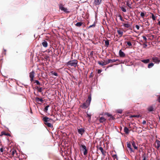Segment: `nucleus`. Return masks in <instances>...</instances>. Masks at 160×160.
Masks as SVG:
<instances>
[{
    "instance_id": "46",
    "label": "nucleus",
    "mask_w": 160,
    "mask_h": 160,
    "mask_svg": "<svg viewBox=\"0 0 160 160\" xmlns=\"http://www.w3.org/2000/svg\"><path fill=\"white\" fill-rule=\"evenodd\" d=\"M118 17L120 18V19L121 21H124V20L122 19V16L120 15H118Z\"/></svg>"
},
{
    "instance_id": "49",
    "label": "nucleus",
    "mask_w": 160,
    "mask_h": 160,
    "mask_svg": "<svg viewBox=\"0 0 160 160\" xmlns=\"http://www.w3.org/2000/svg\"><path fill=\"white\" fill-rule=\"evenodd\" d=\"M142 157L143 158V160H146V157L145 154H144L143 155Z\"/></svg>"
},
{
    "instance_id": "43",
    "label": "nucleus",
    "mask_w": 160,
    "mask_h": 160,
    "mask_svg": "<svg viewBox=\"0 0 160 160\" xmlns=\"http://www.w3.org/2000/svg\"><path fill=\"white\" fill-rule=\"evenodd\" d=\"M105 114L106 115H107V116H108L109 117H110V116L112 117V115L110 114L109 113H108V112H106V113H105Z\"/></svg>"
},
{
    "instance_id": "53",
    "label": "nucleus",
    "mask_w": 160,
    "mask_h": 160,
    "mask_svg": "<svg viewBox=\"0 0 160 160\" xmlns=\"http://www.w3.org/2000/svg\"><path fill=\"white\" fill-rule=\"evenodd\" d=\"M110 118L109 119L110 120V119H112V120H114L115 119V118L112 115V117L110 116Z\"/></svg>"
},
{
    "instance_id": "57",
    "label": "nucleus",
    "mask_w": 160,
    "mask_h": 160,
    "mask_svg": "<svg viewBox=\"0 0 160 160\" xmlns=\"http://www.w3.org/2000/svg\"><path fill=\"white\" fill-rule=\"evenodd\" d=\"M142 123L143 124H145L146 123V121L145 120H143L142 122Z\"/></svg>"
},
{
    "instance_id": "11",
    "label": "nucleus",
    "mask_w": 160,
    "mask_h": 160,
    "mask_svg": "<svg viewBox=\"0 0 160 160\" xmlns=\"http://www.w3.org/2000/svg\"><path fill=\"white\" fill-rule=\"evenodd\" d=\"M85 130L82 128H81L78 129V132L79 134L82 135L85 132Z\"/></svg>"
},
{
    "instance_id": "62",
    "label": "nucleus",
    "mask_w": 160,
    "mask_h": 160,
    "mask_svg": "<svg viewBox=\"0 0 160 160\" xmlns=\"http://www.w3.org/2000/svg\"><path fill=\"white\" fill-rule=\"evenodd\" d=\"M151 37L152 38H155V36L154 35H152Z\"/></svg>"
},
{
    "instance_id": "3",
    "label": "nucleus",
    "mask_w": 160,
    "mask_h": 160,
    "mask_svg": "<svg viewBox=\"0 0 160 160\" xmlns=\"http://www.w3.org/2000/svg\"><path fill=\"white\" fill-rule=\"evenodd\" d=\"M43 120L44 122H52L54 123L55 121L52 119L49 118L47 117H44L43 118Z\"/></svg>"
},
{
    "instance_id": "36",
    "label": "nucleus",
    "mask_w": 160,
    "mask_h": 160,
    "mask_svg": "<svg viewBox=\"0 0 160 160\" xmlns=\"http://www.w3.org/2000/svg\"><path fill=\"white\" fill-rule=\"evenodd\" d=\"M110 63V61H109V59H108V61H104V62L103 66L106 65Z\"/></svg>"
},
{
    "instance_id": "21",
    "label": "nucleus",
    "mask_w": 160,
    "mask_h": 160,
    "mask_svg": "<svg viewBox=\"0 0 160 160\" xmlns=\"http://www.w3.org/2000/svg\"><path fill=\"white\" fill-rule=\"evenodd\" d=\"M35 100L39 102L40 101L41 102H43V100L42 98H39L38 97H36L35 98Z\"/></svg>"
},
{
    "instance_id": "56",
    "label": "nucleus",
    "mask_w": 160,
    "mask_h": 160,
    "mask_svg": "<svg viewBox=\"0 0 160 160\" xmlns=\"http://www.w3.org/2000/svg\"><path fill=\"white\" fill-rule=\"evenodd\" d=\"M101 71H102L100 69L98 70V73H100L101 72Z\"/></svg>"
},
{
    "instance_id": "10",
    "label": "nucleus",
    "mask_w": 160,
    "mask_h": 160,
    "mask_svg": "<svg viewBox=\"0 0 160 160\" xmlns=\"http://www.w3.org/2000/svg\"><path fill=\"white\" fill-rule=\"evenodd\" d=\"M90 104L86 101V102L84 103L82 105V107L85 109L87 108Z\"/></svg>"
},
{
    "instance_id": "12",
    "label": "nucleus",
    "mask_w": 160,
    "mask_h": 160,
    "mask_svg": "<svg viewBox=\"0 0 160 160\" xmlns=\"http://www.w3.org/2000/svg\"><path fill=\"white\" fill-rule=\"evenodd\" d=\"M122 24L124 27L127 28H130L131 27V25L130 24H129L128 22H127V23H122Z\"/></svg>"
},
{
    "instance_id": "16",
    "label": "nucleus",
    "mask_w": 160,
    "mask_h": 160,
    "mask_svg": "<svg viewBox=\"0 0 160 160\" xmlns=\"http://www.w3.org/2000/svg\"><path fill=\"white\" fill-rule=\"evenodd\" d=\"M117 32L118 33L119 35H120V36H119L120 37H121L122 36L123 34V32L120 29H118V30H117Z\"/></svg>"
},
{
    "instance_id": "14",
    "label": "nucleus",
    "mask_w": 160,
    "mask_h": 160,
    "mask_svg": "<svg viewBox=\"0 0 160 160\" xmlns=\"http://www.w3.org/2000/svg\"><path fill=\"white\" fill-rule=\"evenodd\" d=\"M131 143L132 146H133V147L134 148V149H138V147L136 146V143H135V142L134 141H131Z\"/></svg>"
},
{
    "instance_id": "27",
    "label": "nucleus",
    "mask_w": 160,
    "mask_h": 160,
    "mask_svg": "<svg viewBox=\"0 0 160 160\" xmlns=\"http://www.w3.org/2000/svg\"><path fill=\"white\" fill-rule=\"evenodd\" d=\"M151 18H152V20H155L156 18V17L152 13H151Z\"/></svg>"
},
{
    "instance_id": "25",
    "label": "nucleus",
    "mask_w": 160,
    "mask_h": 160,
    "mask_svg": "<svg viewBox=\"0 0 160 160\" xmlns=\"http://www.w3.org/2000/svg\"><path fill=\"white\" fill-rule=\"evenodd\" d=\"M82 23L81 22H79L75 24V25L78 27H80L81 26V25L82 24Z\"/></svg>"
},
{
    "instance_id": "48",
    "label": "nucleus",
    "mask_w": 160,
    "mask_h": 160,
    "mask_svg": "<svg viewBox=\"0 0 160 160\" xmlns=\"http://www.w3.org/2000/svg\"><path fill=\"white\" fill-rule=\"evenodd\" d=\"M35 82L36 83L37 85H40V82L38 80H36L35 81Z\"/></svg>"
},
{
    "instance_id": "32",
    "label": "nucleus",
    "mask_w": 160,
    "mask_h": 160,
    "mask_svg": "<svg viewBox=\"0 0 160 160\" xmlns=\"http://www.w3.org/2000/svg\"><path fill=\"white\" fill-rule=\"evenodd\" d=\"M80 147L82 148V151L87 149V148H86V146L84 145H81L80 146Z\"/></svg>"
},
{
    "instance_id": "17",
    "label": "nucleus",
    "mask_w": 160,
    "mask_h": 160,
    "mask_svg": "<svg viewBox=\"0 0 160 160\" xmlns=\"http://www.w3.org/2000/svg\"><path fill=\"white\" fill-rule=\"evenodd\" d=\"M106 120V119L103 117H102L100 118L99 119V121L101 123H103Z\"/></svg>"
},
{
    "instance_id": "7",
    "label": "nucleus",
    "mask_w": 160,
    "mask_h": 160,
    "mask_svg": "<svg viewBox=\"0 0 160 160\" xmlns=\"http://www.w3.org/2000/svg\"><path fill=\"white\" fill-rule=\"evenodd\" d=\"M152 61L158 64L160 60L158 59V58L157 57L153 58H152Z\"/></svg>"
},
{
    "instance_id": "37",
    "label": "nucleus",
    "mask_w": 160,
    "mask_h": 160,
    "mask_svg": "<svg viewBox=\"0 0 160 160\" xmlns=\"http://www.w3.org/2000/svg\"><path fill=\"white\" fill-rule=\"evenodd\" d=\"M105 44L106 46L107 47H108L109 45V41L108 40H106L105 41Z\"/></svg>"
},
{
    "instance_id": "31",
    "label": "nucleus",
    "mask_w": 160,
    "mask_h": 160,
    "mask_svg": "<svg viewBox=\"0 0 160 160\" xmlns=\"http://www.w3.org/2000/svg\"><path fill=\"white\" fill-rule=\"evenodd\" d=\"M49 107V105H47L46 106L45 108H44V112H47V111L48 110V107Z\"/></svg>"
},
{
    "instance_id": "51",
    "label": "nucleus",
    "mask_w": 160,
    "mask_h": 160,
    "mask_svg": "<svg viewBox=\"0 0 160 160\" xmlns=\"http://www.w3.org/2000/svg\"><path fill=\"white\" fill-rule=\"evenodd\" d=\"M117 112L119 113H121L122 112V110H119L117 111Z\"/></svg>"
},
{
    "instance_id": "39",
    "label": "nucleus",
    "mask_w": 160,
    "mask_h": 160,
    "mask_svg": "<svg viewBox=\"0 0 160 160\" xmlns=\"http://www.w3.org/2000/svg\"><path fill=\"white\" fill-rule=\"evenodd\" d=\"M37 88L38 89V92H41L42 90V88H39V87H37Z\"/></svg>"
},
{
    "instance_id": "19",
    "label": "nucleus",
    "mask_w": 160,
    "mask_h": 160,
    "mask_svg": "<svg viewBox=\"0 0 160 160\" xmlns=\"http://www.w3.org/2000/svg\"><path fill=\"white\" fill-rule=\"evenodd\" d=\"M101 1L102 0H94V3L96 5H99Z\"/></svg>"
},
{
    "instance_id": "22",
    "label": "nucleus",
    "mask_w": 160,
    "mask_h": 160,
    "mask_svg": "<svg viewBox=\"0 0 160 160\" xmlns=\"http://www.w3.org/2000/svg\"><path fill=\"white\" fill-rule=\"evenodd\" d=\"M141 61L145 63H148L149 62L150 60L149 59H148L142 60H141Z\"/></svg>"
},
{
    "instance_id": "4",
    "label": "nucleus",
    "mask_w": 160,
    "mask_h": 160,
    "mask_svg": "<svg viewBox=\"0 0 160 160\" xmlns=\"http://www.w3.org/2000/svg\"><path fill=\"white\" fill-rule=\"evenodd\" d=\"M156 143L157 144V145L155 147L156 148L160 150V141L157 139L156 140Z\"/></svg>"
},
{
    "instance_id": "58",
    "label": "nucleus",
    "mask_w": 160,
    "mask_h": 160,
    "mask_svg": "<svg viewBox=\"0 0 160 160\" xmlns=\"http://www.w3.org/2000/svg\"><path fill=\"white\" fill-rule=\"evenodd\" d=\"M158 101L159 102H160V96L158 97Z\"/></svg>"
},
{
    "instance_id": "55",
    "label": "nucleus",
    "mask_w": 160,
    "mask_h": 160,
    "mask_svg": "<svg viewBox=\"0 0 160 160\" xmlns=\"http://www.w3.org/2000/svg\"><path fill=\"white\" fill-rule=\"evenodd\" d=\"M117 155L116 154H114V155H112V157L113 158H117Z\"/></svg>"
},
{
    "instance_id": "60",
    "label": "nucleus",
    "mask_w": 160,
    "mask_h": 160,
    "mask_svg": "<svg viewBox=\"0 0 160 160\" xmlns=\"http://www.w3.org/2000/svg\"><path fill=\"white\" fill-rule=\"evenodd\" d=\"M132 117L138 118V117H139V116L138 115H133L132 116Z\"/></svg>"
},
{
    "instance_id": "52",
    "label": "nucleus",
    "mask_w": 160,
    "mask_h": 160,
    "mask_svg": "<svg viewBox=\"0 0 160 160\" xmlns=\"http://www.w3.org/2000/svg\"><path fill=\"white\" fill-rule=\"evenodd\" d=\"M135 27L137 30H138L139 29L140 27L138 25H136Z\"/></svg>"
},
{
    "instance_id": "8",
    "label": "nucleus",
    "mask_w": 160,
    "mask_h": 160,
    "mask_svg": "<svg viewBox=\"0 0 160 160\" xmlns=\"http://www.w3.org/2000/svg\"><path fill=\"white\" fill-rule=\"evenodd\" d=\"M97 149L100 150L102 155H105L106 151H104L103 148L101 147H97Z\"/></svg>"
},
{
    "instance_id": "63",
    "label": "nucleus",
    "mask_w": 160,
    "mask_h": 160,
    "mask_svg": "<svg viewBox=\"0 0 160 160\" xmlns=\"http://www.w3.org/2000/svg\"><path fill=\"white\" fill-rule=\"evenodd\" d=\"M115 62L117 61H119V60L118 59H115Z\"/></svg>"
},
{
    "instance_id": "6",
    "label": "nucleus",
    "mask_w": 160,
    "mask_h": 160,
    "mask_svg": "<svg viewBox=\"0 0 160 160\" xmlns=\"http://www.w3.org/2000/svg\"><path fill=\"white\" fill-rule=\"evenodd\" d=\"M119 55L120 57L123 58L125 56V53L123 52L121 50H119Z\"/></svg>"
},
{
    "instance_id": "24",
    "label": "nucleus",
    "mask_w": 160,
    "mask_h": 160,
    "mask_svg": "<svg viewBox=\"0 0 160 160\" xmlns=\"http://www.w3.org/2000/svg\"><path fill=\"white\" fill-rule=\"evenodd\" d=\"M97 63L100 65L102 66H103L104 62H103L102 61H98L97 62Z\"/></svg>"
},
{
    "instance_id": "33",
    "label": "nucleus",
    "mask_w": 160,
    "mask_h": 160,
    "mask_svg": "<svg viewBox=\"0 0 160 160\" xmlns=\"http://www.w3.org/2000/svg\"><path fill=\"white\" fill-rule=\"evenodd\" d=\"M110 63V61H109V59H108V61H104V62L103 66L106 65Z\"/></svg>"
},
{
    "instance_id": "23",
    "label": "nucleus",
    "mask_w": 160,
    "mask_h": 160,
    "mask_svg": "<svg viewBox=\"0 0 160 160\" xmlns=\"http://www.w3.org/2000/svg\"><path fill=\"white\" fill-rule=\"evenodd\" d=\"M124 132L126 134H128L129 133V129L127 127L124 128Z\"/></svg>"
},
{
    "instance_id": "54",
    "label": "nucleus",
    "mask_w": 160,
    "mask_h": 160,
    "mask_svg": "<svg viewBox=\"0 0 160 160\" xmlns=\"http://www.w3.org/2000/svg\"><path fill=\"white\" fill-rule=\"evenodd\" d=\"M53 74L55 76H58V73L57 72H54L53 73Z\"/></svg>"
},
{
    "instance_id": "45",
    "label": "nucleus",
    "mask_w": 160,
    "mask_h": 160,
    "mask_svg": "<svg viewBox=\"0 0 160 160\" xmlns=\"http://www.w3.org/2000/svg\"><path fill=\"white\" fill-rule=\"evenodd\" d=\"M131 143L129 142H127V148H129V147H130V146H131Z\"/></svg>"
},
{
    "instance_id": "50",
    "label": "nucleus",
    "mask_w": 160,
    "mask_h": 160,
    "mask_svg": "<svg viewBox=\"0 0 160 160\" xmlns=\"http://www.w3.org/2000/svg\"><path fill=\"white\" fill-rule=\"evenodd\" d=\"M142 38H143V39L144 40H145L146 41V42L147 41V38L146 37L143 36H142Z\"/></svg>"
},
{
    "instance_id": "9",
    "label": "nucleus",
    "mask_w": 160,
    "mask_h": 160,
    "mask_svg": "<svg viewBox=\"0 0 160 160\" xmlns=\"http://www.w3.org/2000/svg\"><path fill=\"white\" fill-rule=\"evenodd\" d=\"M51 123V122H44V124L46 126H47V127H48L53 128V125Z\"/></svg>"
},
{
    "instance_id": "30",
    "label": "nucleus",
    "mask_w": 160,
    "mask_h": 160,
    "mask_svg": "<svg viewBox=\"0 0 160 160\" xmlns=\"http://www.w3.org/2000/svg\"><path fill=\"white\" fill-rule=\"evenodd\" d=\"M154 66V64L153 63H149L148 65V68H150Z\"/></svg>"
},
{
    "instance_id": "13",
    "label": "nucleus",
    "mask_w": 160,
    "mask_h": 160,
    "mask_svg": "<svg viewBox=\"0 0 160 160\" xmlns=\"http://www.w3.org/2000/svg\"><path fill=\"white\" fill-rule=\"evenodd\" d=\"M42 44L43 47L46 48L48 46V44L47 42L45 40H43L42 41Z\"/></svg>"
},
{
    "instance_id": "41",
    "label": "nucleus",
    "mask_w": 160,
    "mask_h": 160,
    "mask_svg": "<svg viewBox=\"0 0 160 160\" xmlns=\"http://www.w3.org/2000/svg\"><path fill=\"white\" fill-rule=\"evenodd\" d=\"M147 42L146 41L143 44V48H146L147 47Z\"/></svg>"
},
{
    "instance_id": "18",
    "label": "nucleus",
    "mask_w": 160,
    "mask_h": 160,
    "mask_svg": "<svg viewBox=\"0 0 160 160\" xmlns=\"http://www.w3.org/2000/svg\"><path fill=\"white\" fill-rule=\"evenodd\" d=\"M132 3L130 2L129 1H126V4L129 8H131V5H132Z\"/></svg>"
},
{
    "instance_id": "35",
    "label": "nucleus",
    "mask_w": 160,
    "mask_h": 160,
    "mask_svg": "<svg viewBox=\"0 0 160 160\" xmlns=\"http://www.w3.org/2000/svg\"><path fill=\"white\" fill-rule=\"evenodd\" d=\"M110 63V61H109V59H108V61H104V62L103 66L106 65Z\"/></svg>"
},
{
    "instance_id": "5",
    "label": "nucleus",
    "mask_w": 160,
    "mask_h": 160,
    "mask_svg": "<svg viewBox=\"0 0 160 160\" xmlns=\"http://www.w3.org/2000/svg\"><path fill=\"white\" fill-rule=\"evenodd\" d=\"M34 73L33 71L29 73V77L30 78V81L32 82L33 80Z\"/></svg>"
},
{
    "instance_id": "20",
    "label": "nucleus",
    "mask_w": 160,
    "mask_h": 160,
    "mask_svg": "<svg viewBox=\"0 0 160 160\" xmlns=\"http://www.w3.org/2000/svg\"><path fill=\"white\" fill-rule=\"evenodd\" d=\"M148 110L149 112H152L154 111V108L152 106H150L148 108Z\"/></svg>"
},
{
    "instance_id": "47",
    "label": "nucleus",
    "mask_w": 160,
    "mask_h": 160,
    "mask_svg": "<svg viewBox=\"0 0 160 160\" xmlns=\"http://www.w3.org/2000/svg\"><path fill=\"white\" fill-rule=\"evenodd\" d=\"M140 16L142 17H143L145 16L144 13L143 12H141L140 14Z\"/></svg>"
},
{
    "instance_id": "38",
    "label": "nucleus",
    "mask_w": 160,
    "mask_h": 160,
    "mask_svg": "<svg viewBox=\"0 0 160 160\" xmlns=\"http://www.w3.org/2000/svg\"><path fill=\"white\" fill-rule=\"evenodd\" d=\"M83 154L84 155H86L88 153V150L87 149L83 150Z\"/></svg>"
},
{
    "instance_id": "61",
    "label": "nucleus",
    "mask_w": 160,
    "mask_h": 160,
    "mask_svg": "<svg viewBox=\"0 0 160 160\" xmlns=\"http://www.w3.org/2000/svg\"><path fill=\"white\" fill-rule=\"evenodd\" d=\"M87 116H88L89 117L90 119V118H91V115H89V114H87Z\"/></svg>"
},
{
    "instance_id": "59",
    "label": "nucleus",
    "mask_w": 160,
    "mask_h": 160,
    "mask_svg": "<svg viewBox=\"0 0 160 160\" xmlns=\"http://www.w3.org/2000/svg\"><path fill=\"white\" fill-rule=\"evenodd\" d=\"M0 151L1 152H3V149L2 148H1L0 149Z\"/></svg>"
},
{
    "instance_id": "34",
    "label": "nucleus",
    "mask_w": 160,
    "mask_h": 160,
    "mask_svg": "<svg viewBox=\"0 0 160 160\" xmlns=\"http://www.w3.org/2000/svg\"><path fill=\"white\" fill-rule=\"evenodd\" d=\"M110 63V61H109V59H108V61H104V62L103 66L106 65Z\"/></svg>"
},
{
    "instance_id": "44",
    "label": "nucleus",
    "mask_w": 160,
    "mask_h": 160,
    "mask_svg": "<svg viewBox=\"0 0 160 160\" xmlns=\"http://www.w3.org/2000/svg\"><path fill=\"white\" fill-rule=\"evenodd\" d=\"M109 61H110V63H113L115 62V59H109Z\"/></svg>"
},
{
    "instance_id": "64",
    "label": "nucleus",
    "mask_w": 160,
    "mask_h": 160,
    "mask_svg": "<svg viewBox=\"0 0 160 160\" xmlns=\"http://www.w3.org/2000/svg\"><path fill=\"white\" fill-rule=\"evenodd\" d=\"M158 24L160 25V21H159L158 23Z\"/></svg>"
},
{
    "instance_id": "2",
    "label": "nucleus",
    "mask_w": 160,
    "mask_h": 160,
    "mask_svg": "<svg viewBox=\"0 0 160 160\" xmlns=\"http://www.w3.org/2000/svg\"><path fill=\"white\" fill-rule=\"evenodd\" d=\"M62 4H60L59 5V8L61 10L63 11L66 13H69L70 12L68 11L67 8H64Z\"/></svg>"
},
{
    "instance_id": "28",
    "label": "nucleus",
    "mask_w": 160,
    "mask_h": 160,
    "mask_svg": "<svg viewBox=\"0 0 160 160\" xmlns=\"http://www.w3.org/2000/svg\"><path fill=\"white\" fill-rule=\"evenodd\" d=\"M126 43H127V45L129 47H131V48L132 47V45L130 42H126Z\"/></svg>"
},
{
    "instance_id": "15",
    "label": "nucleus",
    "mask_w": 160,
    "mask_h": 160,
    "mask_svg": "<svg viewBox=\"0 0 160 160\" xmlns=\"http://www.w3.org/2000/svg\"><path fill=\"white\" fill-rule=\"evenodd\" d=\"M16 152V150L13 149H11L10 151V154H11L13 156H14L15 153Z\"/></svg>"
},
{
    "instance_id": "40",
    "label": "nucleus",
    "mask_w": 160,
    "mask_h": 160,
    "mask_svg": "<svg viewBox=\"0 0 160 160\" xmlns=\"http://www.w3.org/2000/svg\"><path fill=\"white\" fill-rule=\"evenodd\" d=\"M120 8L121 9V10L123 12H126V10L123 7H120Z\"/></svg>"
},
{
    "instance_id": "26",
    "label": "nucleus",
    "mask_w": 160,
    "mask_h": 160,
    "mask_svg": "<svg viewBox=\"0 0 160 160\" xmlns=\"http://www.w3.org/2000/svg\"><path fill=\"white\" fill-rule=\"evenodd\" d=\"M91 100V95H90L88 97V100H87L86 101L88 102V103L90 104V102Z\"/></svg>"
},
{
    "instance_id": "1",
    "label": "nucleus",
    "mask_w": 160,
    "mask_h": 160,
    "mask_svg": "<svg viewBox=\"0 0 160 160\" xmlns=\"http://www.w3.org/2000/svg\"><path fill=\"white\" fill-rule=\"evenodd\" d=\"M78 61L77 60H70L67 62V65L71 66L76 67L78 64Z\"/></svg>"
},
{
    "instance_id": "42",
    "label": "nucleus",
    "mask_w": 160,
    "mask_h": 160,
    "mask_svg": "<svg viewBox=\"0 0 160 160\" xmlns=\"http://www.w3.org/2000/svg\"><path fill=\"white\" fill-rule=\"evenodd\" d=\"M95 26H96V24L95 23V22H94V23L92 25H90L88 27V28H91L92 27H95Z\"/></svg>"
},
{
    "instance_id": "29",
    "label": "nucleus",
    "mask_w": 160,
    "mask_h": 160,
    "mask_svg": "<svg viewBox=\"0 0 160 160\" xmlns=\"http://www.w3.org/2000/svg\"><path fill=\"white\" fill-rule=\"evenodd\" d=\"M128 148V150L130 152H134V151L133 149L131 148V146L130 147H129Z\"/></svg>"
}]
</instances>
